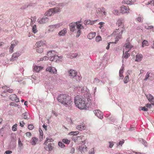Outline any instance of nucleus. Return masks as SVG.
<instances>
[{"label": "nucleus", "mask_w": 154, "mask_h": 154, "mask_svg": "<svg viewBox=\"0 0 154 154\" xmlns=\"http://www.w3.org/2000/svg\"><path fill=\"white\" fill-rule=\"evenodd\" d=\"M28 128L29 129L32 130L34 128V126L33 125L30 124L28 125Z\"/></svg>", "instance_id": "54"}, {"label": "nucleus", "mask_w": 154, "mask_h": 154, "mask_svg": "<svg viewBox=\"0 0 154 154\" xmlns=\"http://www.w3.org/2000/svg\"><path fill=\"white\" fill-rule=\"evenodd\" d=\"M151 105H152V103L151 104L148 103V104H146L145 105V106H146V107L147 108H148L151 109Z\"/></svg>", "instance_id": "63"}, {"label": "nucleus", "mask_w": 154, "mask_h": 154, "mask_svg": "<svg viewBox=\"0 0 154 154\" xmlns=\"http://www.w3.org/2000/svg\"><path fill=\"white\" fill-rule=\"evenodd\" d=\"M101 37L100 36H98L96 37L95 40L97 42H99L101 40Z\"/></svg>", "instance_id": "55"}, {"label": "nucleus", "mask_w": 154, "mask_h": 154, "mask_svg": "<svg viewBox=\"0 0 154 154\" xmlns=\"http://www.w3.org/2000/svg\"><path fill=\"white\" fill-rule=\"evenodd\" d=\"M35 3H30L29 4H28V5H25L22 6L20 8V9L21 10H24L26 8H27L29 6H31L35 5Z\"/></svg>", "instance_id": "26"}, {"label": "nucleus", "mask_w": 154, "mask_h": 154, "mask_svg": "<svg viewBox=\"0 0 154 154\" xmlns=\"http://www.w3.org/2000/svg\"><path fill=\"white\" fill-rule=\"evenodd\" d=\"M58 144L59 146L62 148H63L65 147L64 144L61 141H59Z\"/></svg>", "instance_id": "44"}, {"label": "nucleus", "mask_w": 154, "mask_h": 154, "mask_svg": "<svg viewBox=\"0 0 154 154\" xmlns=\"http://www.w3.org/2000/svg\"><path fill=\"white\" fill-rule=\"evenodd\" d=\"M44 44V42L43 41H40L37 42L35 44V45L36 46L37 48H39L41 47Z\"/></svg>", "instance_id": "29"}, {"label": "nucleus", "mask_w": 154, "mask_h": 154, "mask_svg": "<svg viewBox=\"0 0 154 154\" xmlns=\"http://www.w3.org/2000/svg\"><path fill=\"white\" fill-rule=\"evenodd\" d=\"M125 46L126 48L127 49H128L129 51L131 49V48L133 47V46L131 45L130 43H128L125 44Z\"/></svg>", "instance_id": "33"}, {"label": "nucleus", "mask_w": 154, "mask_h": 154, "mask_svg": "<svg viewBox=\"0 0 154 154\" xmlns=\"http://www.w3.org/2000/svg\"><path fill=\"white\" fill-rule=\"evenodd\" d=\"M74 102L76 107L79 109H84L86 107L85 99L83 96H76L75 97Z\"/></svg>", "instance_id": "2"}, {"label": "nucleus", "mask_w": 154, "mask_h": 154, "mask_svg": "<svg viewBox=\"0 0 154 154\" xmlns=\"http://www.w3.org/2000/svg\"><path fill=\"white\" fill-rule=\"evenodd\" d=\"M81 32L80 30H78L77 32L76 36V37L77 38H78L79 36L80 35V34L81 33Z\"/></svg>", "instance_id": "62"}, {"label": "nucleus", "mask_w": 154, "mask_h": 154, "mask_svg": "<svg viewBox=\"0 0 154 154\" xmlns=\"http://www.w3.org/2000/svg\"><path fill=\"white\" fill-rule=\"evenodd\" d=\"M85 145L84 144L82 145L81 146H79V150L81 152H84V150H83V148L85 147Z\"/></svg>", "instance_id": "46"}, {"label": "nucleus", "mask_w": 154, "mask_h": 154, "mask_svg": "<svg viewBox=\"0 0 154 154\" xmlns=\"http://www.w3.org/2000/svg\"><path fill=\"white\" fill-rule=\"evenodd\" d=\"M55 30L56 29L54 25H51L49 26L48 30L49 31H53Z\"/></svg>", "instance_id": "32"}, {"label": "nucleus", "mask_w": 154, "mask_h": 154, "mask_svg": "<svg viewBox=\"0 0 154 154\" xmlns=\"http://www.w3.org/2000/svg\"><path fill=\"white\" fill-rule=\"evenodd\" d=\"M18 145L20 149L21 150L23 147V144L20 138L18 139Z\"/></svg>", "instance_id": "34"}, {"label": "nucleus", "mask_w": 154, "mask_h": 154, "mask_svg": "<svg viewBox=\"0 0 154 154\" xmlns=\"http://www.w3.org/2000/svg\"><path fill=\"white\" fill-rule=\"evenodd\" d=\"M80 22V21L77 22V25L76 26V29H77L78 30H80V29H82V28L81 27L82 26V24H78V23H79Z\"/></svg>", "instance_id": "36"}, {"label": "nucleus", "mask_w": 154, "mask_h": 154, "mask_svg": "<svg viewBox=\"0 0 154 154\" xmlns=\"http://www.w3.org/2000/svg\"><path fill=\"white\" fill-rule=\"evenodd\" d=\"M140 141L142 142L143 144L145 146H147V143L146 141L143 139H141L140 140Z\"/></svg>", "instance_id": "52"}, {"label": "nucleus", "mask_w": 154, "mask_h": 154, "mask_svg": "<svg viewBox=\"0 0 154 154\" xmlns=\"http://www.w3.org/2000/svg\"><path fill=\"white\" fill-rule=\"evenodd\" d=\"M117 24L119 26H120L122 28L124 26L122 19V18L119 19L117 21Z\"/></svg>", "instance_id": "16"}, {"label": "nucleus", "mask_w": 154, "mask_h": 154, "mask_svg": "<svg viewBox=\"0 0 154 154\" xmlns=\"http://www.w3.org/2000/svg\"><path fill=\"white\" fill-rule=\"evenodd\" d=\"M54 25V27L55 28V29H58L59 28L60 26H61L62 25V24L61 23H58Z\"/></svg>", "instance_id": "37"}, {"label": "nucleus", "mask_w": 154, "mask_h": 154, "mask_svg": "<svg viewBox=\"0 0 154 154\" xmlns=\"http://www.w3.org/2000/svg\"><path fill=\"white\" fill-rule=\"evenodd\" d=\"M97 20H85L84 22V23L85 25H92L95 23Z\"/></svg>", "instance_id": "9"}, {"label": "nucleus", "mask_w": 154, "mask_h": 154, "mask_svg": "<svg viewBox=\"0 0 154 154\" xmlns=\"http://www.w3.org/2000/svg\"><path fill=\"white\" fill-rule=\"evenodd\" d=\"M77 74L75 71L71 69L69 71V76L71 79H73L74 76Z\"/></svg>", "instance_id": "13"}, {"label": "nucleus", "mask_w": 154, "mask_h": 154, "mask_svg": "<svg viewBox=\"0 0 154 154\" xmlns=\"http://www.w3.org/2000/svg\"><path fill=\"white\" fill-rule=\"evenodd\" d=\"M40 69V68L39 67L35 66L34 67L33 69L34 71L36 72H38Z\"/></svg>", "instance_id": "53"}, {"label": "nucleus", "mask_w": 154, "mask_h": 154, "mask_svg": "<svg viewBox=\"0 0 154 154\" xmlns=\"http://www.w3.org/2000/svg\"><path fill=\"white\" fill-rule=\"evenodd\" d=\"M62 141L64 143L67 144H69L70 142V141L68 140L65 139H63L62 140Z\"/></svg>", "instance_id": "51"}, {"label": "nucleus", "mask_w": 154, "mask_h": 154, "mask_svg": "<svg viewBox=\"0 0 154 154\" xmlns=\"http://www.w3.org/2000/svg\"><path fill=\"white\" fill-rule=\"evenodd\" d=\"M146 107H140L139 108V109L140 110H143L144 111H148V110L147 108H146Z\"/></svg>", "instance_id": "38"}, {"label": "nucleus", "mask_w": 154, "mask_h": 154, "mask_svg": "<svg viewBox=\"0 0 154 154\" xmlns=\"http://www.w3.org/2000/svg\"><path fill=\"white\" fill-rule=\"evenodd\" d=\"M109 147L111 148L113 147V146L114 145L113 142L112 141L109 142Z\"/></svg>", "instance_id": "59"}, {"label": "nucleus", "mask_w": 154, "mask_h": 154, "mask_svg": "<svg viewBox=\"0 0 154 154\" xmlns=\"http://www.w3.org/2000/svg\"><path fill=\"white\" fill-rule=\"evenodd\" d=\"M38 140V138L34 137H32V141L31 142V144H32V145H35L36 143L37 142Z\"/></svg>", "instance_id": "28"}, {"label": "nucleus", "mask_w": 154, "mask_h": 154, "mask_svg": "<svg viewBox=\"0 0 154 154\" xmlns=\"http://www.w3.org/2000/svg\"><path fill=\"white\" fill-rule=\"evenodd\" d=\"M136 59L135 60V61L139 62L143 58V55L141 54H137L136 56Z\"/></svg>", "instance_id": "19"}, {"label": "nucleus", "mask_w": 154, "mask_h": 154, "mask_svg": "<svg viewBox=\"0 0 154 154\" xmlns=\"http://www.w3.org/2000/svg\"><path fill=\"white\" fill-rule=\"evenodd\" d=\"M23 118L25 119H27L28 118V113L26 112H25L23 114Z\"/></svg>", "instance_id": "56"}, {"label": "nucleus", "mask_w": 154, "mask_h": 154, "mask_svg": "<svg viewBox=\"0 0 154 154\" xmlns=\"http://www.w3.org/2000/svg\"><path fill=\"white\" fill-rule=\"evenodd\" d=\"M72 79L74 82H76L80 81L81 80V78L76 74Z\"/></svg>", "instance_id": "21"}, {"label": "nucleus", "mask_w": 154, "mask_h": 154, "mask_svg": "<svg viewBox=\"0 0 154 154\" xmlns=\"http://www.w3.org/2000/svg\"><path fill=\"white\" fill-rule=\"evenodd\" d=\"M46 70L51 73H55L57 72V70L55 68L51 66H48L46 69Z\"/></svg>", "instance_id": "8"}, {"label": "nucleus", "mask_w": 154, "mask_h": 154, "mask_svg": "<svg viewBox=\"0 0 154 154\" xmlns=\"http://www.w3.org/2000/svg\"><path fill=\"white\" fill-rule=\"evenodd\" d=\"M98 11L103 13L104 15L106 16L107 14L106 13V9L103 7H100L98 8Z\"/></svg>", "instance_id": "25"}, {"label": "nucleus", "mask_w": 154, "mask_h": 154, "mask_svg": "<svg viewBox=\"0 0 154 154\" xmlns=\"http://www.w3.org/2000/svg\"><path fill=\"white\" fill-rule=\"evenodd\" d=\"M94 112L95 115L98 118L101 119L103 118V113L100 110L97 109L95 110L94 111Z\"/></svg>", "instance_id": "4"}, {"label": "nucleus", "mask_w": 154, "mask_h": 154, "mask_svg": "<svg viewBox=\"0 0 154 154\" xmlns=\"http://www.w3.org/2000/svg\"><path fill=\"white\" fill-rule=\"evenodd\" d=\"M36 51L38 53H41L43 52V50L42 48H37L36 49Z\"/></svg>", "instance_id": "39"}, {"label": "nucleus", "mask_w": 154, "mask_h": 154, "mask_svg": "<svg viewBox=\"0 0 154 154\" xmlns=\"http://www.w3.org/2000/svg\"><path fill=\"white\" fill-rule=\"evenodd\" d=\"M122 3L126 4L127 5H131V1L128 0H124L122 2Z\"/></svg>", "instance_id": "40"}, {"label": "nucleus", "mask_w": 154, "mask_h": 154, "mask_svg": "<svg viewBox=\"0 0 154 154\" xmlns=\"http://www.w3.org/2000/svg\"><path fill=\"white\" fill-rule=\"evenodd\" d=\"M66 32V28H64L63 30L60 31L58 34L60 36H64Z\"/></svg>", "instance_id": "27"}, {"label": "nucleus", "mask_w": 154, "mask_h": 154, "mask_svg": "<svg viewBox=\"0 0 154 154\" xmlns=\"http://www.w3.org/2000/svg\"><path fill=\"white\" fill-rule=\"evenodd\" d=\"M150 76V73L149 72H147L145 78L144 79V81H146L147 80L149 79L150 80H152V79H150L149 77Z\"/></svg>", "instance_id": "31"}, {"label": "nucleus", "mask_w": 154, "mask_h": 154, "mask_svg": "<svg viewBox=\"0 0 154 154\" xmlns=\"http://www.w3.org/2000/svg\"><path fill=\"white\" fill-rule=\"evenodd\" d=\"M136 20L140 22H142L143 20V18L141 17H138L136 18Z\"/></svg>", "instance_id": "61"}, {"label": "nucleus", "mask_w": 154, "mask_h": 154, "mask_svg": "<svg viewBox=\"0 0 154 154\" xmlns=\"http://www.w3.org/2000/svg\"><path fill=\"white\" fill-rule=\"evenodd\" d=\"M123 9L128 11L129 10V8L128 6H123L121 8V10L123 11Z\"/></svg>", "instance_id": "42"}, {"label": "nucleus", "mask_w": 154, "mask_h": 154, "mask_svg": "<svg viewBox=\"0 0 154 154\" xmlns=\"http://www.w3.org/2000/svg\"><path fill=\"white\" fill-rule=\"evenodd\" d=\"M18 43V41L14 40L12 41L11 42V46L9 48V52L10 53H12L13 51V49L15 46L16 45H17Z\"/></svg>", "instance_id": "3"}, {"label": "nucleus", "mask_w": 154, "mask_h": 154, "mask_svg": "<svg viewBox=\"0 0 154 154\" xmlns=\"http://www.w3.org/2000/svg\"><path fill=\"white\" fill-rule=\"evenodd\" d=\"M112 13L116 15H118L119 13V11L117 10H113L112 11Z\"/></svg>", "instance_id": "48"}, {"label": "nucleus", "mask_w": 154, "mask_h": 154, "mask_svg": "<svg viewBox=\"0 0 154 154\" xmlns=\"http://www.w3.org/2000/svg\"><path fill=\"white\" fill-rule=\"evenodd\" d=\"M76 128L78 130L82 131L84 130L86 128L84 124H82L81 125H78L76 126Z\"/></svg>", "instance_id": "18"}, {"label": "nucleus", "mask_w": 154, "mask_h": 154, "mask_svg": "<svg viewBox=\"0 0 154 154\" xmlns=\"http://www.w3.org/2000/svg\"><path fill=\"white\" fill-rule=\"evenodd\" d=\"M17 124H15V125H14L12 127V130L13 131H15L17 130Z\"/></svg>", "instance_id": "50"}, {"label": "nucleus", "mask_w": 154, "mask_h": 154, "mask_svg": "<svg viewBox=\"0 0 154 154\" xmlns=\"http://www.w3.org/2000/svg\"><path fill=\"white\" fill-rule=\"evenodd\" d=\"M52 9L53 10L54 14L60 12V10L58 7H55Z\"/></svg>", "instance_id": "30"}, {"label": "nucleus", "mask_w": 154, "mask_h": 154, "mask_svg": "<svg viewBox=\"0 0 154 154\" xmlns=\"http://www.w3.org/2000/svg\"><path fill=\"white\" fill-rule=\"evenodd\" d=\"M84 97L85 99V100H87L89 104L90 105V104L91 103L92 99V97H91L90 94H86L85 95Z\"/></svg>", "instance_id": "11"}, {"label": "nucleus", "mask_w": 154, "mask_h": 154, "mask_svg": "<svg viewBox=\"0 0 154 154\" xmlns=\"http://www.w3.org/2000/svg\"><path fill=\"white\" fill-rule=\"evenodd\" d=\"M128 52L129 50L127 51L125 53H124V51H123V55L122 56V58L127 59L130 56V54L128 53Z\"/></svg>", "instance_id": "22"}, {"label": "nucleus", "mask_w": 154, "mask_h": 154, "mask_svg": "<svg viewBox=\"0 0 154 154\" xmlns=\"http://www.w3.org/2000/svg\"><path fill=\"white\" fill-rule=\"evenodd\" d=\"M53 13V10L52 8L49 9L44 14L45 16H50L52 15Z\"/></svg>", "instance_id": "15"}, {"label": "nucleus", "mask_w": 154, "mask_h": 154, "mask_svg": "<svg viewBox=\"0 0 154 154\" xmlns=\"http://www.w3.org/2000/svg\"><path fill=\"white\" fill-rule=\"evenodd\" d=\"M123 32V30L122 29L119 32L116 34V36L115 38V42H114L115 43H116V42L119 41V39L121 38L122 37V34Z\"/></svg>", "instance_id": "6"}, {"label": "nucleus", "mask_w": 154, "mask_h": 154, "mask_svg": "<svg viewBox=\"0 0 154 154\" xmlns=\"http://www.w3.org/2000/svg\"><path fill=\"white\" fill-rule=\"evenodd\" d=\"M39 131L40 135L42 137H43V132L41 128H39Z\"/></svg>", "instance_id": "64"}, {"label": "nucleus", "mask_w": 154, "mask_h": 154, "mask_svg": "<svg viewBox=\"0 0 154 154\" xmlns=\"http://www.w3.org/2000/svg\"><path fill=\"white\" fill-rule=\"evenodd\" d=\"M45 143V148L46 150L51 151L53 147L52 146V144L51 143Z\"/></svg>", "instance_id": "14"}, {"label": "nucleus", "mask_w": 154, "mask_h": 154, "mask_svg": "<svg viewBox=\"0 0 154 154\" xmlns=\"http://www.w3.org/2000/svg\"><path fill=\"white\" fill-rule=\"evenodd\" d=\"M146 97L149 102L151 103L152 104L154 105V97L150 94L146 95Z\"/></svg>", "instance_id": "7"}, {"label": "nucleus", "mask_w": 154, "mask_h": 154, "mask_svg": "<svg viewBox=\"0 0 154 154\" xmlns=\"http://www.w3.org/2000/svg\"><path fill=\"white\" fill-rule=\"evenodd\" d=\"M56 54V52L54 51H50L48 52L47 55L50 58L54 57Z\"/></svg>", "instance_id": "17"}, {"label": "nucleus", "mask_w": 154, "mask_h": 154, "mask_svg": "<svg viewBox=\"0 0 154 154\" xmlns=\"http://www.w3.org/2000/svg\"><path fill=\"white\" fill-rule=\"evenodd\" d=\"M13 91V90L12 89H8L5 90V91H4L5 92H8L10 93H12Z\"/></svg>", "instance_id": "58"}, {"label": "nucleus", "mask_w": 154, "mask_h": 154, "mask_svg": "<svg viewBox=\"0 0 154 154\" xmlns=\"http://www.w3.org/2000/svg\"><path fill=\"white\" fill-rule=\"evenodd\" d=\"M20 55V53L18 52L14 53L12 55V58L13 60H16V58H17Z\"/></svg>", "instance_id": "23"}, {"label": "nucleus", "mask_w": 154, "mask_h": 154, "mask_svg": "<svg viewBox=\"0 0 154 154\" xmlns=\"http://www.w3.org/2000/svg\"><path fill=\"white\" fill-rule=\"evenodd\" d=\"M148 42L146 40H144L142 43V46L143 47L146 46L147 45Z\"/></svg>", "instance_id": "45"}, {"label": "nucleus", "mask_w": 154, "mask_h": 154, "mask_svg": "<svg viewBox=\"0 0 154 154\" xmlns=\"http://www.w3.org/2000/svg\"><path fill=\"white\" fill-rule=\"evenodd\" d=\"M79 132L77 131H72L69 134L71 135H75L76 136L79 133Z\"/></svg>", "instance_id": "47"}, {"label": "nucleus", "mask_w": 154, "mask_h": 154, "mask_svg": "<svg viewBox=\"0 0 154 154\" xmlns=\"http://www.w3.org/2000/svg\"><path fill=\"white\" fill-rule=\"evenodd\" d=\"M129 80L128 75L126 76L124 79V82L125 84H126L128 82Z\"/></svg>", "instance_id": "41"}, {"label": "nucleus", "mask_w": 154, "mask_h": 154, "mask_svg": "<svg viewBox=\"0 0 154 154\" xmlns=\"http://www.w3.org/2000/svg\"><path fill=\"white\" fill-rule=\"evenodd\" d=\"M77 22L70 23L69 26L70 27V30L71 32H73L76 30V26L77 25Z\"/></svg>", "instance_id": "5"}, {"label": "nucleus", "mask_w": 154, "mask_h": 154, "mask_svg": "<svg viewBox=\"0 0 154 154\" xmlns=\"http://www.w3.org/2000/svg\"><path fill=\"white\" fill-rule=\"evenodd\" d=\"M58 101L63 104L66 107L71 108L72 107V101L70 97L66 94H62L59 95L57 98Z\"/></svg>", "instance_id": "1"}, {"label": "nucleus", "mask_w": 154, "mask_h": 154, "mask_svg": "<svg viewBox=\"0 0 154 154\" xmlns=\"http://www.w3.org/2000/svg\"><path fill=\"white\" fill-rule=\"evenodd\" d=\"M32 32L34 33H36L37 32V30L36 29V26L35 25H34L32 27Z\"/></svg>", "instance_id": "35"}, {"label": "nucleus", "mask_w": 154, "mask_h": 154, "mask_svg": "<svg viewBox=\"0 0 154 154\" xmlns=\"http://www.w3.org/2000/svg\"><path fill=\"white\" fill-rule=\"evenodd\" d=\"M60 59H61V57H59L56 54L54 57L50 58V60L52 61L57 62L59 61Z\"/></svg>", "instance_id": "12"}, {"label": "nucleus", "mask_w": 154, "mask_h": 154, "mask_svg": "<svg viewBox=\"0 0 154 154\" xmlns=\"http://www.w3.org/2000/svg\"><path fill=\"white\" fill-rule=\"evenodd\" d=\"M4 128L2 127V128L0 129V134L2 136H3V134L4 133Z\"/></svg>", "instance_id": "60"}, {"label": "nucleus", "mask_w": 154, "mask_h": 154, "mask_svg": "<svg viewBox=\"0 0 154 154\" xmlns=\"http://www.w3.org/2000/svg\"><path fill=\"white\" fill-rule=\"evenodd\" d=\"M78 56L77 53L75 54H67V57L70 58H76Z\"/></svg>", "instance_id": "20"}, {"label": "nucleus", "mask_w": 154, "mask_h": 154, "mask_svg": "<svg viewBox=\"0 0 154 154\" xmlns=\"http://www.w3.org/2000/svg\"><path fill=\"white\" fill-rule=\"evenodd\" d=\"M16 95L15 94H14L11 95L10 96V99L12 101H14L15 100V98H16Z\"/></svg>", "instance_id": "49"}, {"label": "nucleus", "mask_w": 154, "mask_h": 154, "mask_svg": "<svg viewBox=\"0 0 154 154\" xmlns=\"http://www.w3.org/2000/svg\"><path fill=\"white\" fill-rule=\"evenodd\" d=\"M96 34V32H95L90 33L88 34V38L90 39H92L95 37Z\"/></svg>", "instance_id": "24"}, {"label": "nucleus", "mask_w": 154, "mask_h": 154, "mask_svg": "<svg viewBox=\"0 0 154 154\" xmlns=\"http://www.w3.org/2000/svg\"><path fill=\"white\" fill-rule=\"evenodd\" d=\"M53 141V140L51 138H46V140L44 143V144H45L46 143H48L49 142H52Z\"/></svg>", "instance_id": "43"}, {"label": "nucleus", "mask_w": 154, "mask_h": 154, "mask_svg": "<svg viewBox=\"0 0 154 154\" xmlns=\"http://www.w3.org/2000/svg\"><path fill=\"white\" fill-rule=\"evenodd\" d=\"M48 20L49 19L48 18L45 16L38 21V23L41 24H44L48 22Z\"/></svg>", "instance_id": "10"}, {"label": "nucleus", "mask_w": 154, "mask_h": 154, "mask_svg": "<svg viewBox=\"0 0 154 154\" xmlns=\"http://www.w3.org/2000/svg\"><path fill=\"white\" fill-rule=\"evenodd\" d=\"M80 138L79 136H75L72 137V139L76 141L78 140V138Z\"/></svg>", "instance_id": "57"}]
</instances>
